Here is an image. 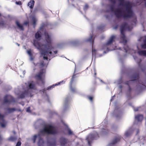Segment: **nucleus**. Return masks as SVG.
<instances>
[{
    "label": "nucleus",
    "instance_id": "obj_16",
    "mask_svg": "<svg viewBox=\"0 0 146 146\" xmlns=\"http://www.w3.org/2000/svg\"><path fill=\"white\" fill-rule=\"evenodd\" d=\"M75 75L74 74L71 79V80L70 82V90L73 93L76 92V90L75 88L73 87L72 86V84L74 81V78Z\"/></svg>",
    "mask_w": 146,
    "mask_h": 146
},
{
    "label": "nucleus",
    "instance_id": "obj_32",
    "mask_svg": "<svg viewBox=\"0 0 146 146\" xmlns=\"http://www.w3.org/2000/svg\"><path fill=\"white\" fill-rule=\"evenodd\" d=\"M123 87L124 86L122 84H121L118 86L119 91H120V92H121V90L123 88Z\"/></svg>",
    "mask_w": 146,
    "mask_h": 146
},
{
    "label": "nucleus",
    "instance_id": "obj_38",
    "mask_svg": "<svg viewBox=\"0 0 146 146\" xmlns=\"http://www.w3.org/2000/svg\"><path fill=\"white\" fill-rule=\"evenodd\" d=\"M140 84L139 85V87L138 88V89H141L142 88V86H143V85L140 84V82H139Z\"/></svg>",
    "mask_w": 146,
    "mask_h": 146
},
{
    "label": "nucleus",
    "instance_id": "obj_9",
    "mask_svg": "<svg viewBox=\"0 0 146 146\" xmlns=\"http://www.w3.org/2000/svg\"><path fill=\"white\" fill-rule=\"evenodd\" d=\"M70 98L69 96H67L64 99L62 106L63 112L67 110L70 107Z\"/></svg>",
    "mask_w": 146,
    "mask_h": 146
},
{
    "label": "nucleus",
    "instance_id": "obj_37",
    "mask_svg": "<svg viewBox=\"0 0 146 146\" xmlns=\"http://www.w3.org/2000/svg\"><path fill=\"white\" fill-rule=\"evenodd\" d=\"M88 5L87 4H86L85 5L84 7V11H86V10L88 8Z\"/></svg>",
    "mask_w": 146,
    "mask_h": 146
},
{
    "label": "nucleus",
    "instance_id": "obj_23",
    "mask_svg": "<svg viewBox=\"0 0 146 146\" xmlns=\"http://www.w3.org/2000/svg\"><path fill=\"white\" fill-rule=\"evenodd\" d=\"M15 23L17 26V28L21 31L24 30V28L22 25L21 24L19 21H17L15 22Z\"/></svg>",
    "mask_w": 146,
    "mask_h": 146
},
{
    "label": "nucleus",
    "instance_id": "obj_41",
    "mask_svg": "<svg viewBox=\"0 0 146 146\" xmlns=\"http://www.w3.org/2000/svg\"><path fill=\"white\" fill-rule=\"evenodd\" d=\"M26 111L28 112H31V110H30V108L29 107L27 108Z\"/></svg>",
    "mask_w": 146,
    "mask_h": 146
},
{
    "label": "nucleus",
    "instance_id": "obj_54",
    "mask_svg": "<svg viewBox=\"0 0 146 146\" xmlns=\"http://www.w3.org/2000/svg\"><path fill=\"white\" fill-rule=\"evenodd\" d=\"M13 133H14V134H15V131H13Z\"/></svg>",
    "mask_w": 146,
    "mask_h": 146
},
{
    "label": "nucleus",
    "instance_id": "obj_64",
    "mask_svg": "<svg viewBox=\"0 0 146 146\" xmlns=\"http://www.w3.org/2000/svg\"><path fill=\"white\" fill-rule=\"evenodd\" d=\"M68 2H69V0H68Z\"/></svg>",
    "mask_w": 146,
    "mask_h": 146
},
{
    "label": "nucleus",
    "instance_id": "obj_36",
    "mask_svg": "<svg viewBox=\"0 0 146 146\" xmlns=\"http://www.w3.org/2000/svg\"><path fill=\"white\" fill-rule=\"evenodd\" d=\"M88 98L91 102H92L93 99V97L92 96H88Z\"/></svg>",
    "mask_w": 146,
    "mask_h": 146
},
{
    "label": "nucleus",
    "instance_id": "obj_63",
    "mask_svg": "<svg viewBox=\"0 0 146 146\" xmlns=\"http://www.w3.org/2000/svg\"><path fill=\"white\" fill-rule=\"evenodd\" d=\"M35 128H36V129H37V128L35 126Z\"/></svg>",
    "mask_w": 146,
    "mask_h": 146
},
{
    "label": "nucleus",
    "instance_id": "obj_3",
    "mask_svg": "<svg viewBox=\"0 0 146 146\" xmlns=\"http://www.w3.org/2000/svg\"><path fill=\"white\" fill-rule=\"evenodd\" d=\"M57 133L56 127L51 125H44L43 128L41 129L39 133L37 135H35L32 138L33 143H35L36 140L38 139V146H45L46 143L43 141L41 138V135L46 134H55Z\"/></svg>",
    "mask_w": 146,
    "mask_h": 146
},
{
    "label": "nucleus",
    "instance_id": "obj_43",
    "mask_svg": "<svg viewBox=\"0 0 146 146\" xmlns=\"http://www.w3.org/2000/svg\"><path fill=\"white\" fill-rule=\"evenodd\" d=\"M138 64H139V67L141 69V70H142V71H143L144 70L142 68V66H141V65H140V63H138Z\"/></svg>",
    "mask_w": 146,
    "mask_h": 146
},
{
    "label": "nucleus",
    "instance_id": "obj_28",
    "mask_svg": "<svg viewBox=\"0 0 146 146\" xmlns=\"http://www.w3.org/2000/svg\"><path fill=\"white\" fill-rule=\"evenodd\" d=\"M27 52L29 55L30 57V60L31 61H32L33 60V58L32 57V54L31 52V50H28L27 51Z\"/></svg>",
    "mask_w": 146,
    "mask_h": 146
},
{
    "label": "nucleus",
    "instance_id": "obj_59",
    "mask_svg": "<svg viewBox=\"0 0 146 146\" xmlns=\"http://www.w3.org/2000/svg\"><path fill=\"white\" fill-rule=\"evenodd\" d=\"M137 141V140H135L134 141V142H136Z\"/></svg>",
    "mask_w": 146,
    "mask_h": 146
},
{
    "label": "nucleus",
    "instance_id": "obj_61",
    "mask_svg": "<svg viewBox=\"0 0 146 146\" xmlns=\"http://www.w3.org/2000/svg\"><path fill=\"white\" fill-rule=\"evenodd\" d=\"M95 74V75H96V73H95V74Z\"/></svg>",
    "mask_w": 146,
    "mask_h": 146
},
{
    "label": "nucleus",
    "instance_id": "obj_4",
    "mask_svg": "<svg viewBox=\"0 0 146 146\" xmlns=\"http://www.w3.org/2000/svg\"><path fill=\"white\" fill-rule=\"evenodd\" d=\"M132 28V26H129L125 23L123 24L120 27L121 42L123 43L124 45L123 48L125 52L127 53H129L131 54L136 53L137 51L133 50L132 48H129L127 44V41L124 34V32L125 30L130 31Z\"/></svg>",
    "mask_w": 146,
    "mask_h": 146
},
{
    "label": "nucleus",
    "instance_id": "obj_53",
    "mask_svg": "<svg viewBox=\"0 0 146 146\" xmlns=\"http://www.w3.org/2000/svg\"><path fill=\"white\" fill-rule=\"evenodd\" d=\"M117 26H116L115 27H114V29H116L117 28Z\"/></svg>",
    "mask_w": 146,
    "mask_h": 146
},
{
    "label": "nucleus",
    "instance_id": "obj_51",
    "mask_svg": "<svg viewBox=\"0 0 146 146\" xmlns=\"http://www.w3.org/2000/svg\"><path fill=\"white\" fill-rule=\"evenodd\" d=\"M115 96H114L112 98H113V97H114ZM112 100H113V98H111V99L110 100V101H111Z\"/></svg>",
    "mask_w": 146,
    "mask_h": 146
},
{
    "label": "nucleus",
    "instance_id": "obj_39",
    "mask_svg": "<svg viewBox=\"0 0 146 146\" xmlns=\"http://www.w3.org/2000/svg\"><path fill=\"white\" fill-rule=\"evenodd\" d=\"M21 144V143L20 141H18L16 145V146H20Z\"/></svg>",
    "mask_w": 146,
    "mask_h": 146
},
{
    "label": "nucleus",
    "instance_id": "obj_12",
    "mask_svg": "<svg viewBox=\"0 0 146 146\" xmlns=\"http://www.w3.org/2000/svg\"><path fill=\"white\" fill-rule=\"evenodd\" d=\"M138 78L139 74H134L131 77L132 80L129 82H126V84L129 87V90L128 91L129 92H130L131 90V89L130 88L129 86V83L133 82L134 81L138 80Z\"/></svg>",
    "mask_w": 146,
    "mask_h": 146
},
{
    "label": "nucleus",
    "instance_id": "obj_58",
    "mask_svg": "<svg viewBox=\"0 0 146 146\" xmlns=\"http://www.w3.org/2000/svg\"><path fill=\"white\" fill-rule=\"evenodd\" d=\"M20 77H23V76H22L21 75H20Z\"/></svg>",
    "mask_w": 146,
    "mask_h": 146
},
{
    "label": "nucleus",
    "instance_id": "obj_57",
    "mask_svg": "<svg viewBox=\"0 0 146 146\" xmlns=\"http://www.w3.org/2000/svg\"><path fill=\"white\" fill-rule=\"evenodd\" d=\"M102 54H101V55H100L99 56L100 57H101V56H102Z\"/></svg>",
    "mask_w": 146,
    "mask_h": 146
},
{
    "label": "nucleus",
    "instance_id": "obj_21",
    "mask_svg": "<svg viewBox=\"0 0 146 146\" xmlns=\"http://www.w3.org/2000/svg\"><path fill=\"white\" fill-rule=\"evenodd\" d=\"M114 113H116L115 116L117 119L119 118L121 116V112L119 110H117L115 109L114 110Z\"/></svg>",
    "mask_w": 146,
    "mask_h": 146
},
{
    "label": "nucleus",
    "instance_id": "obj_42",
    "mask_svg": "<svg viewBox=\"0 0 146 146\" xmlns=\"http://www.w3.org/2000/svg\"><path fill=\"white\" fill-rule=\"evenodd\" d=\"M139 108H134V110L135 111H137L139 110Z\"/></svg>",
    "mask_w": 146,
    "mask_h": 146
},
{
    "label": "nucleus",
    "instance_id": "obj_6",
    "mask_svg": "<svg viewBox=\"0 0 146 146\" xmlns=\"http://www.w3.org/2000/svg\"><path fill=\"white\" fill-rule=\"evenodd\" d=\"M115 37V36H111L107 43L103 46L102 49L104 50L103 54H106L109 51L116 49H121L120 48H117L116 46H113L112 44V43L114 41Z\"/></svg>",
    "mask_w": 146,
    "mask_h": 146
},
{
    "label": "nucleus",
    "instance_id": "obj_52",
    "mask_svg": "<svg viewBox=\"0 0 146 146\" xmlns=\"http://www.w3.org/2000/svg\"><path fill=\"white\" fill-rule=\"evenodd\" d=\"M143 0L145 1V6H146V0Z\"/></svg>",
    "mask_w": 146,
    "mask_h": 146
},
{
    "label": "nucleus",
    "instance_id": "obj_25",
    "mask_svg": "<svg viewBox=\"0 0 146 146\" xmlns=\"http://www.w3.org/2000/svg\"><path fill=\"white\" fill-rule=\"evenodd\" d=\"M78 42V40L75 39L70 40L68 42V44H70L74 45Z\"/></svg>",
    "mask_w": 146,
    "mask_h": 146
},
{
    "label": "nucleus",
    "instance_id": "obj_31",
    "mask_svg": "<svg viewBox=\"0 0 146 146\" xmlns=\"http://www.w3.org/2000/svg\"><path fill=\"white\" fill-rule=\"evenodd\" d=\"M68 133L69 135H74L73 132L69 128L68 129Z\"/></svg>",
    "mask_w": 146,
    "mask_h": 146
},
{
    "label": "nucleus",
    "instance_id": "obj_13",
    "mask_svg": "<svg viewBox=\"0 0 146 146\" xmlns=\"http://www.w3.org/2000/svg\"><path fill=\"white\" fill-rule=\"evenodd\" d=\"M137 40L140 42L143 41V42L141 45V47L143 48H146V36L140 37Z\"/></svg>",
    "mask_w": 146,
    "mask_h": 146
},
{
    "label": "nucleus",
    "instance_id": "obj_22",
    "mask_svg": "<svg viewBox=\"0 0 146 146\" xmlns=\"http://www.w3.org/2000/svg\"><path fill=\"white\" fill-rule=\"evenodd\" d=\"M56 141L54 139L48 141L47 143V146H55Z\"/></svg>",
    "mask_w": 146,
    "mask_h": 146
},
{
    "label": "nucleus",
    "instance_id": "obj_8",
    "mask_svg": "<svg viewBox=\"0 0 146 146\" xmlns=\"http://www.w3.org/2000/svg\"><path fill=\"white\" fill-rule=\"evenodd\" d=\"M108 132V130H106L104 128L102 129L101 131V133L98 134L96 132H94L93 133L90 134L88 136L86 139L88 141V144L90 145V143L91 141L94 139H96L99 137V135H103L106 134Z\"/></svg>",
    "mask_w": 146,
    "mask_h": 146
},
{
    "label": "nucleus",
    "instance_id": "obj_50",
    "mask_svg": "<svg viewBox=\"0 0 146 146\" xmlns=\"http://www.w3.org/2000/svg\"><path fill=\"white\" fill-rule=\"evenodd\" d=\"M133 56V57L134 58V60H136V57H134V56Z\"/></svg>",
    "mask_w": 146,
    "mask_h": 146
},
{
    "label": "nucleus",
    "instance_id": "obj_33",
    "mask_svg": "<svg viewBox=\"0 0 146 146\" xmlns=\"http://www.w3.org/2000/svg\"><path fill=\"white\" fill-rule=\"evenodd\" d=\"M15 109L14 108H8V111L9 112L11 113L14 111H15Z\"/></svg>",
    "mask_w": 146,
    "mask_h": 146
},
{
    "label": "nucleus",
    "instance_id": "obj_48",
    "mask_svg": "<svg viewBox=\"0 0 146 146\" xmlns=\"http://www.w3.org/2000/svg\"><path fill=\"white\" fill-rule=\"evenodd\" d=\"M23 75H24L25 74V71H24L23 72Z\"/></svg>",
    "mask_w": 146,
    "mask_h": 146
},
{
    "label": "nucleus",
    "instance_id": "obj_47",
    "mask_svg": "<svg viewBox=\"0 0 146 146\" xmlns=\"http://www.w3.org/2000/svg\"><path fill=\"white\" fill-rule=\"evenodd\" d=\"M2 138L1 137L0 135V143L1 142Z\"/></svg>",
    "mask_w": 146,
    "mask_h": 146
},
{
    "label": "nucleus",
    "instance_id": "obj_45",
    "mask_svg": "<svg viewBox=\"0 0 146 146\" xmlns=\"http://www.w3.org/2000/svg\"><path fill=\"white\" fill-rule=\"evenodd\" d=\"M110 16V15H106L105 17L107 19H109Z\"/></svg>",
    "mask_w": 146,
    "mask_h": 146
},
{
    "label": "nucleus",
    "instance_id": "obj_56",
    "mask_svg": "<svg viewBox=\"0 0 146 146\" xmlns=\"http://www.w3.org/2000/svg\"><path fill=\"white\" fill-rule=\"evenodd\" d=\"M38 122H37L36 123V124H38Z\"/></svg>",
    "mask_w": 146,
    "mask_h": 146
},
{
    "label": "nucleus",
    "instance_id": "obj_34",
    "mask_svg": "<svg viewBox=\"0 0 146 146\" xmlns=\"http://www.w3.org/2000/svg\"><path fill=\"white\" fill-rule=\"evenodd\" d=\"M40 92H43V93L44 94V95H45L46 96V98L48 100V95L46 94V93L45 92V89L43 90L42 91H40Z\"/></svg>",
    "mask_w": 146,
    "mask_h": 146
},
{
    "label": "nucleus",
    "instance_id": "obj_35",
    "mask_svg": "<svg viewBox=\"0 0 146 146\" xmlns=\"http://www.w3.org/2000/svg\"><path fill=\"white\" fill-rule=\"evenodd\" d=\"M5 23L4 21H2L0 23V26L3 27L4 26Z\"/></svg>",
    "mask_w": 146,
    "mask_h": 146
},
{
    "label": "nucleus",
    "instance_id": "obj_18",
    "mask_svg": "<svg viewBox=\"0 0 146 146\" xmlns=\"http://www.w3.org/2000/svg\"><path fill=\"white\" fill-rule=\"evenodd\" d=\"M30 19L31 20L33 23V25L34 28L36 25V22L37 21V19L36 17L34 15H31L30 16Z\"/></svg>",
    "mask_w": 146,
    "mask_h": 146
},
{
    "label": "nucleus",
    "instance_id": "obj_17",
    "mask_svg": "<svg viewBox=\"0 0 146 146\" xmlns=\"http://www.w3.org/2000/svg\"><path fill=\"white\" fill-rule=\"evenodd\" d=\"M66 80V79H64V80H62V81H61L60 82H59L56 84H53V85L48 87L47 88V90H50V89H52V88H53L55 86H57V85H60L62 84H64L65 83Z\"/></svg>",
    "mask_w": 146,
    "mask_h": 146
},
{
    "label": "nucleus",
    "instance_id": "obj_30",
    "mask_svg": "<svg viewBox=\"0 0 146 146\" xmlns=\"http://www.w3.org/2000/svg\"><path fill=\"white\" fill-rule=\"evenodd\" d=\"M17 139V138L13 136H11L8 138V140L9 141H14Z\"/></svg>",
    "mask_w": 146,
    "mask_h": 146
},
{
    "label": "nucleus",
    "instance_id": "obj_7",
    "mask_svg": "<svg viewBox=\"0 0 146 146\" xmlns=\"http://www.w3.org/2000/svg\"><path fill=\"white\" fill-rule=\"evenodd\" d=\"M39 66L40 68L43 67L40 72L36 74L35 76V79L42 83V85H44V79L43 78L44 74L45 72V68L46 66V64L44 63L43 62H41Z\"/></svg>",
    "mask_w": 146,
    "mask_h": 146
},
{
    "label": "nucleus",
    "instance_id": "obj_24",
    "mask_svg": "<svg viewBox=\"0 0 146 146\" xmlns=\"http://www.w3.org/2000/svg\"><path fill=\"white\" fill-rule=\"evenodd\" d=\"M143 118V116L142 115H137L135 116V119L138 122H141Z\"/></svg>",
    "mask_w": 146,
    "mask_h": 146
},
{
    "label": "nucleus",
    "instance_id": "obj_11",
    "mask_svg": "<svg viewBox=\"0 0 146 146\" xmlns=\"http://www.w3.org/2000/svg\"><path fill=\"white\" fill-rule=\"evenodd\" d=\"M14 101V99L9 95H6L4 98L3 102L4 104H9Z\"/></svg>",
    "mask_w": 146,
    "mask_h": 146
},
{
    "label": "nucleus",
    "instance_id": "obj_27",
    "mask_svg": "<svg viewBox=\"0 0 146 146\" xmlns=\"http://www.w3.org/2000/svg\"><path fill=\"white\" fill-rule=\"evenodd\" d=\"M35 1L34 0H31L29 2L28 4V5L31 9H32L34 6Z\"/></svg>",
    "mask_w": 146,
    "mask_h": 146
},
{
    "label": "nucleus",
    "instance_id": "obj_40",
    "mask_svg": "<svg viewBox=\"0 0 146 146\" xmlns=\"http://www.w3.org/2000/svg\"><path fill=\"white\" fill-rule=\"evenodd\" d=\"M15 3L16 4L18 5H20L21 4V1H16Z\"/></svg>",
    "mask_w": 146,
    "mask_h": 146
},
{
    "label": "nucleus",
    "instance_id": "obj_14",
    "mask_svg": "<svg viewBox=\"0 0 146 146\" xmlns=\"http://www.w3.org/2000/svg\"><path fill=\"white\" fill-rule=\"evenodd\" d=\"M0 124L1 127H5L7 124V122L4 119V115L0 113Z\"/></svg>",
    "mask_w": 146,
    "mask_h": 146
},
{
    "label": "nucleus",
    "instance_id": "obj_26",
    "mask_svg": "<svg viewBox=\"0 0 146 146\" xmlns=\"http://www.w3.org/2000/svg\"><path fill=\"white\" fill-rule=\"evenodd\" d=\"M138 54L141 56H146V50H140L138 52Z\"/></svg>",
    "mask_w": 146,
    "mask_h": 146
},
{
    "label": "nucleus",
    "instance_id": "obj_1",
    "mask_svg": "<svg viewBox=\"0 0 146 146\" xmlns=\"http://www.w3.org/2000/svg\"><path fill=\"white\" fill-rule=\"evenodd\" d=\"M44 34L45 36L46 43L45 44L40 43L38 41L34 40L33 45L36 48L38 49L40 52L41 55L43 56L44 60H47L49 57L50 59L56 56L58 51L54 49L52 45L53 37L52 35L47 32L42 26L39 30L36 33L35 37L36 39H39L41 35Z\"/></svg>",
    "mask_w": 146,
    "mask_h": 146
},
{
    "label": "nucleus",
    "instance_id": "obj_46",
    "mask_svg": "<svg viewBox=\"0 0 146 146\" xmlns=\"http://www.w3.org/2000/svg\"><path fill=\"white\" fill-rule=\"evenodd\" d=\"M139 132V130L138 129H137L136 130V135H137L138 134V133Z\"/></svg>",
    "mask_w": 146,
    "mask_h": 146
},
{
    "label": "nucleus",
    "instance_id": "obj_15",
    "mask_svg": "<svg viewBox=\"0 0 146 146\" xmlns=\"http://www.w3.org/2000/svg\"><path fill=\"white\" fill-rule=\"evenodd\" d=\"M60 142L61 146H68V140L63 137H61L60 139Z\"/></svg>",
    "mask_w": 146,
    "mask_h": 146
},
{
    "label": "nucleus",
    "instance_id": "obj_29",
    "mask_svg": "<svg viewBox=\"0 0 146 146\" xmlns=\"http://www.w3.org/2000/svg\"><path fill=\"white\" fill-rule=\"evenodd\" d=\"M122 82L121 78H119L118 80L115 81L114 83L118 84H120Z\"/></svg>",
    "mask_w": 146,
    "mask_h": 146
},
{
    "label": "nucleus",
    "instance_id": "obj_20",
    "mask_svg": "<svg viewBox=\"0 0 146 146\" xmlns=\"http://www.w3.org/2000/svg\"><path fill=\"white\" fill-rule=\"evenodd\" d=\"M133 130L131 128L127 130L125 132L124 135L125 137H129L132 133Z\"/></svg>",
    "mask_w": 146,
    "mask_h": 146
},
{
    "label": "nucleus",
    "instance_id": "obj_10",
    "mask_svg": "<svg viewBox=\"0 0 146 146\" xmlns=\"http://www.w3.org/2000/svg\"><path fill=\"white\" fill-rule=\"evenodd\" d=\"M94 38L93 36V34L92 33L90 35L89 37L86 39L85 40L86 42H89L92 44V55L93 56L94 55L95 56L96 55L97 50H96L94 47L93 46V43L94 41Z\"/></svg>",
    "mask_w": 146,
    "mask_h": 146
},
{
    "label": "nucleus",
    "instance_id": "obj_62",
    "mask_svg": "<svg viewBox=\"0 0 146 146\" xmlns=\"http://www.w3.org/2000/svg\"><path fill=\"white\" fill-rule=\"evenodd\" d=\"M142 26H143V27H144V26H144V25H143H143H142Z\"/></svg>",
    "mask_w": 146,
    "mask_h": 146
},
{
    "label": "nucleus",
    "instance_id": "obj_19",
    "mask_svg": "<svg viewBox=\"0 0 146 146\" xmlns=\"http://www.w3.org/2000/svg\"><path fill=\"white\" fill-rule=\"evenodd\" d=\"M121 138V137L120 136H118L116 137L112 140L111 143H110L109 145L107 146H112V145L115 144L120 141Z\"/></svg>",
    "mask_w": 146,
    "mask_h": 146
},
{
    "label": "nucleus",
    "instance_id": "obj_49",
    "mask_svg": "<svg viewBox=\"0 0 146 146\" xmlns=\"http://www.w3.org/2000/svg\"><path fill=\"white\" fill-rule=\"evenodd\" d=\"M98 79L101 82H103V81L102 80H100V79L98 78Z\"/></svg>",
    "mask_w": 146,
    "mask_h": 146
},
{
    "label": "nucleus",
    "instance_id": "obj_44",
    "mask_svg": "<svg viewBox=\"0 0 146 146\" xmlns=\"http://www.w3.org/2000/svg\"><path fill=\"white\" fill-rule=\"evenodd\" d=\"M28 23H29L28 22L26 21V22H25L24 23V24L25 25H27L28 24Z\"/></svg>",
    "mask_w": 146,
    "mask_h": 146
},
{
    "label": "nucleus",
    "instance_id": "obj_5",
    "mask_svg": "<svg viewBox=\"0 0 146 146\" xmlns=\"http://www.w3.org/2000/svg\"><path fill=\"white\" fill-rule=\"evenodd\" d=\"M26 88H24L25 91L20 93H18L15 91L16 94H18L19 96L21 98L25 97H32L33 92L36 90V88L35 82L33 81L28 82L25 83Z\"/></svg>",
    "mask_w": 146,
    "mask_h": 146
},
{
    "label": "nucleus",
    "instance_id": "obj_2",
    "mask_svg": "<svg viewBox=\"0 0 146 146\" xmlns=\"http://www.w3.org/2000/svg\"><path fill=\"white\" fill-rule=\"evenodd\" d=\"M109 0L112 3L110 5L109 8L117 18L126 19L132 18L133 19V25H136V17L133 11L131 3L124 0Z\"/></svg>",
    "mask_w": 146,
    "mask_h": 146
},
{
    "label": "nucleus",
    "instance_id": "obj_55",
    "mask_svg": "<svg viewBox=\"0 0 146 146\" xmlns=\"http://www.w3.org/2000/svg\"><path fill=\"white\" fill-rule=\"evenodd\" d=\"M17 45L19 46V44L18 43H17Z\"/></svg>",
    "mask_w": 146,
    "mask_h": 146
},
{
    "label": "nucleus",
    "instance_id": "obj_60",
    "mask_svg": "<svg viewBox=\"0 0 146 146\" xmlns=\"http://www.w3.org/2000/svg\"><path fill=\"white\" fill-rule=\"evenodd\" d=\"M136 48L138 49V47H137V46L136 47Z\"/></svg>",
    "mask_w": 146,
    "mask_h": 146
}]
</instances>
